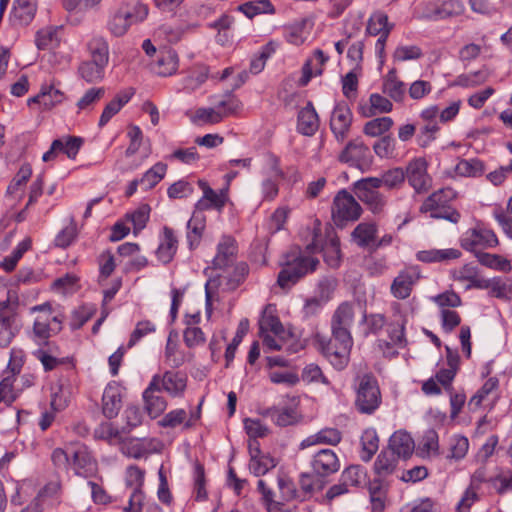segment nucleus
<instances>
[{
    "mask_svg": "<svg viewBox=\"0 0 512 512\" xmlns=\"http://www.w3.org/2000/svg\"><path fill=\"white\" fill-rule=\"evenodd\" d=\"M355 407L362 414H372L380 406L382 396L377 379L372 374L358 377Z\"/></svg>",
    "mask_w": 512,
    "mask_h": 512,
    "instance_id": "obj_1",
    "label": "nucleus"
},
{
    "mask_svg": "<svg viewBox=\"0 0 512 512\" xmlns=\"http://www.w3.org/2000/svg\"><path fill=\"white\" fill-rule=\"evenodd\" d=\"M317 344L319 351L337 370H342L347 366L353 345L352 337L340 338L337 334L332 333L329 340L317 336Z\"/></svg>",
    "mask_w": 512,
    "mask_h": 512,
    "instance_id": "obj_2",
    "label": "nucleus"
},
{
    "mask_svg": "<svg viewBox=\"0 0 512 512\" xmlns=\"http://www.w3.org/2000/svg\"><path fill=\"white\" fill-rule=\"evenodd\" d=\"M319 261L311 256L287 257L283 268L278 274L277 283L282 289H289L303 276L315 271Z\"/></svg>",
    "mask_w": 512,
    "mask_h": 512,
    "instance_id": "obj_3",
    "label": "nucleus"
},
{
    "mask_svg": "<svg viewBox=\"0 0 512 512\" xmlns=\"http://www.w3.org/2000/svg\"><path fill=\"white\" fill-rule=\"evenodd\" d=\"M31 313H38L33 324V335L39 340H47L62 330L64 317L53 315L50 303H43L30 308Z\"/></svg>",
    "mask_w": 512,
    "mask_h": 512,
    "instance_id": "obj_4",
    "label": "nucleus"
},
{
    "mask_svg": "<svg viewBox=\"0 0 512 512\" xmlns=\"http://www.w3.org/2000/svg\"><path fill=\"white\" fill-rule=\"evenodd\" d=\"M378 177L363 178L354 183V193L373 214L381 213L386 206V199L379 192Z\"/></svg>",
    "mask_w": 512,
    "mask_h": 512,
    "instance_id": "obj_5",
    "label": "nucleus"
},
{
    "mask_svg": "<svg viewBox=\"0 0 512 512\" xmlns=\"http://www.w3.org/2000/svg\"><path fill=\"white\" fill-rule=\"evenodd\" d=\"M331 214L336 226H344L346 222L358 220L362 208L353 195L341 190L334 197Z\"/></svg>",
    "mask_w": 512,
    "mask_h": 512,
    "instance_id": "obj_6",
    "label": "nucleus"
},
{
    "mask_svg": "<svg viewBox=\"0 0 512 512\" xmlns=\"http://www.w3.org/2000/svg\"><path fill=\"white\" fill-rule=\"evenodd\" d=\"M427 169L428 163L422 157L412 159L404 169L405 179L417 194L426 193L431 188L432 178Z\"/></svg>",
    "mask_w": 512,
    "mask_h": 512,
    "instance_id": "obj_7",
    "label": "nucleus"
},
{
    "mask_svg": "<svg viewBox=\"0 0 512 512\" xmlns=\"http://www.w3.org/2000/svg\"><path fill=\"white\" fill-rule=\"evenodd\" d=\"M460 244L463 249L476 254L481 252L482 249L497 246L498 239L490 229L471 228L462 235Z\"/></svg>",
    "mask_w": 512,
    "mask_h": 512,
    "instance_id": "obj_8",
    "label": "nucleus"
},
{
    "mask_svg": "<svg viewBox=\"0 0 512 512\" xmlns=\"http://www.w3.org/2000/svg\"><path fill=\"white\" fill-rule=\"evenodd\" d=\"M70 453V466L76 475L88 478L97 472V462L84 444H70Z\"/></svg>",
    "mask_w": 512,
    "mask_h": 512,
    "instance_id": "obj_9",
    "label": "nucleus"
},
{
    "mask_svg": "<svg viewBox=\"0 0 512 512\" xmlns=\"http://www.w3.org/2000/svg\"><path fill=\"white\" fill-rule=\"evenodd\" d=\"M144 470L137 466H129L126 469V485L133 488L129 497L128 506L124 508L125 512H140L144 504L145 495L142 491L144 482Z\"/></svg>",
    "mask_w": 512,
    "mask_h": 512,
    "instance_id": "obj_10",
    "label": "nucleus"
},
{
    "mask_svg": "<svg viewBox=\"0 0 512 512\" xmlns=\"http://www.w3.org/2000/svg\"><path fill=\"white\" fill-rule=\"evenodd\" d=\"M339 160L363 169L370 164V150L360 139H354L347 143L339 155Z\"/></svg>",
    "mask_w": 512,
    "mask_h": 512,
    "instance_id": "obj_11",
    "label": "nucleus"
},
{
    "mask_svg": "<svg viewBox=\"0 0 512 512\" xmlns=\"http://www.w3.org/2000/svg\"><path fill=\"white\" fill-rule=\"evenodd\" d=\"M151 381H156L157 388L174 398L182 397L187 387V377L178 371H166L163 375L156 374Z\"/></svg>",
    "mask_w": 512,
    "mask_h": 512,
    "instance_id": "obj_12",
    "label": "nucleus"
},
{
    "mask_svg": "<svg viewBox=\"0 0 512 512\" xmlns=\"http://www.w3.org/2000/svg\"><path fill=\"white\" fill-rule=\"evenodd\" d=\"M352 112L344 102L338 103L330 117V128L338 141H343L350 130L352 124Z\"/></svg>",
    "mask_w": 512,
    "mask_h": 512,
    "instance_id": "obj_13",
    "label": "nucleus"
},
{
    "mask_svg": "<svg viewBox=\"0 0 512 512\" xmlns=\"http://www.w3.org/2000/svg\"><path fill=\"white\" fill-rule=\"evenodd\" d=\"M354 321V306L349 302L341 303L335 310L331 330L333 334L341 337H351L350 328Z\"/></svg>",
    "mask_w": 512,
    "mask_h": 512,
    "instance_id": "obj_14",
    "label": "nucleus"
},
{
    "mask_svg": "<svg viewBox=\"0 0 512 512\" xmlns=\"http://www.w3.org/2000/svg\"><path fill=\"white\" fill-rule=\"evenodd\" d=\"M198 185L203 192V196L195 204L198 212L210 209L222 210L227 200V191L222 189L216 192L204 180H199Z\"/></svg>",
    "mask_w": 512,
    "mask_h": 512,
    "instance_id": "obj_15",
    "label": "nucleus"
},
{
    "mask_svg": "<svg viewBox=\"0 0 512 512\" xmlns=\"http://www.w3.org/2000/svg\"><path fill=\"white\" fill-rule=\"evenodd\" d=\"M313 471L322 477L337 472L340 468V462L336 453L331 449H322L318 451L312 460Z\"/></svg>",
    "mask_w": 512,
    "mask_h": 512,
    "instance_id": "obj_16",
    "label": "nucleus"
},
{
    "mask_svg": "<svg viewBox=\"0 0 512 512\" xmlns=\"http://www.w3.org/2000/svg\"><path fill=\"white\" fill-rule=\"evenodd\" d=\"M237 242L231 236H223L217 245V253L213 259V266L223 269L231 265L237 256Z\"/></svg>",
    "mask_w": 512,
    "mask_h": 512,
    "instance_id": "obj_17",
    "label": "nucleus"
},
{
    "mask_svg": "<svg viewBox=\"0 0 512 512\" xmlns=\"http://www.w3.org/2000/svg\"><path fill=\"white\" fill-rule=\"evenodd\" d=\"M178 249V240L173 229L165 226L160 235L159 245L156 249V257L162 264L170 263Z\"/></svg>",
    "mask_w": 512,
    "mask_h": 512,
    "instance_id": "obj_18",
    "label": "nucleus"
},
{
    "mask_svg": "<svg viewBox=\"0 0 512 512\" xmlns=\"http://www.w3.org/2000/svg\"><path fill=\"white\" fill-rule=\"evenodd\" d=\"M270 418L277 426L294 425L300 420V414L295 406H277L265 409L260 413Z\"/></svg>",
    "mask_w": 512,
    "mask_h": 512,
    "instance_id": "obj_19",
    "label": "nucleus"
},
{
    "mask_svg": "<svg viewBox=\"0 0 512 512\" xmlns=\"http://www.w3.org/2000/svg\"><path fill=\"white\" fill-rule=\"evenodd\" d=\"M156 383V381H150L148 387L143 392L144 407L151 418H157L167 408L166 399L156 394L157 392H161L157 388Z\"/></svg>",
    "mask_w": 512,
    "mask_h": 512,
    "instance_id": "obj_20",
    "label": "nucleus"
},
{
    "mask_svg": "<svg viewBox=\"0 0 512 512\" xmlns=\"http://www.w3.org/2000/svg\"><path fill=\"white\" fill-rule=\"evenodd\" d=\"M122 407L121 389L116 384H108L102 396V412L108 419L116 417Z\"/></svg>",
    "mask_w": 512,
    "mask_h": 512,
    "instance_id": "obj_21",
    "label": "nucleus"
},
{
    "mask_svg": "<svg viewBox=\"0 0 512 512\" xmlns=\"http://www.w3.org/2000/svg\"><path fill=\"white\" fill-rule=\"evenodd\" d=\"M319 128V117L311 102L303 107L297 117V130L305 136L314 135Z\"/></svg>",
    "mask_w": 512,
    "mask_h": 512,
    "instance_id": "obj_22",
    "label": "nucleus"
},
{
    "mask_svg": "<svg viewBox=\"0 0 512 512\" xmlns=\"http://www.w3.org/2000/svg\"><path fill=\"white\" fill-rule=\"evenodd\" d=\"M36 0H14L9 19L13 25H27L34 18Z\"/></svg>",
    "mask_w": 512,
    "mask_h": 512,
    "instance_id": "obj_23",
    "label": "nucleus"
},
{
    "mask_svg": "<svg viewBox=\"0 0 512 512\" xmlns=\"http://www.w3.org/2000/svg\"><path fill=\"white\" fill-rule=\"evenodd\" d=\"M419 275L415 270L401 272L391 285V293L398 299H406L410 296L412 286L418 280Z\"/></svg>",
    "mask_w": 512,
    "mask_h": 512,
    "instance_id": "obj_24",
    "label": "nucleus"
},
{
    "mask_svg": "<svg viewBox=\"0 0 512 512\" xmlns=\"http://www.w3.org/2000/svg\"><path fill=\"white\" fill-rule=\"evenodd\" d=\"M260 334L272 333L275 336L284 335V327L276 315V309L273 305H267L259 320Z\"/></svg>",
    "mask_w": 512,
    "mask_h": 512,
    "instance_id": "obj_25",
    "label": "nucleus"
},
{
    "mask_svg": "<svg viewBox=\"0 0 512 512\" xmlns=\"http://www.w3.org/2000/svg\"><path fill=\"white\" fill-rule=\"evenodd\" d=\"M414 450V441L411 436L403 431L395 432L389 440V449L394 455L407 458L412 455Z\"/></svg>",
    "mask_w": 512,
    "mask_h": 512,
    "instance_id": "obj_26",
    "label": "nucleus"
},
{
    "mask_svg": "<svg viewBox=\"0 0 512 512\" xmlns=\"http://www.w3.org/2000/svg\"><path fill=\"white\" fill-rule=\"evenodd\" d=\"M377 225L374 222H361L351 233L352 240L362 248L375 245Z\"/></svg>",
    "mask_w": 512,
    "mask_h": 512,
    "instance_id": "obj_27",
    "label": "nucleus"
},
{
    "mask_svg": "<svg viewBox=\"0 0 512 512\" xmlns=\"http://www.w3.org/2000/svg\"><path fill=\"white\" fill-rule=\"evenodd\" d=\"M178 68V58L172 50H162L157 54V59L153 65V70L160 76H170Z\"/></svg>",
    "mask_w": 512,
    "mask_h": 512,
    "instance_id": "obj_28",
    "label": "nucleus"
},
{
    "mask_svg": "<svg viewBox=\"0 0 512 512\" xmlns=\"http://www.w3.org/2000/svg\"><path fill=\"white\" fill-rule=\"evenodd\" d=\"M341 441V433L334 428H325L317 433L308 436L300 443V448L304 449L318 444L336 445Z\"/></svg>",
    "mask_w": 512,
    "mask_h": 512,
    "instance_id": "obj_29",
    "label": "nucleus"
},
{
    "mask_svg": "<svg viewBox=\"0 0 512 512\" xmlns=\"http://www.w3.org/2000/svg\"><path fill=\"white\" fill-rule=\"evenodd\" d=\"M106 64L95 61H83L78 67L80 77L87 83H98L103 80Z\"/></svg>",
    "mask_w": 512,
    "mask_h": 512,
    "instance_id": "obj_30",
    "label": "nucleus"
},
{
    "mask_svg": "<svg viewBox=\"0 0 512 512\" xmlns=\"http://www.w3.org/2000/svg\"><path fill=\"white\" fill-rule=\"evenodd\" d=\"M456 196L452 188H442L432 193L420 207L422 213H428L429 210H437L447 205Z\"/></svg>",
    "mask_w": 512,
    "mask_h": 512,
    "instance_id": "obj_31",
    "label": "nucleus"
},
{
    "mask_svg": "<svg viewBox=\"0 0 512 512\" xmlns=\"http://www.w3.org/2000/svg\"><path fill=\"white\" fill-rule=\"evenodd\" d=\"M202 213L195 208L191 219L187 223V241L190 249L198 246L205 229V217Z\"/></svg>",
    "mask_w": 512,
    "mask_h": 512,
    "instance_id": "obj_32",
    "label": "nucleus"
},
{
    "mask_svg": "<svg viewBox=\"0 0 512 512\" xmlns=\"http://www.w3.org/2000/svg\"><path fill=\"white\" fill-rule=\"evenodd\" d=\"M383 93L387 94L391 99L396 102L403 100L405 95V84L397 77L396 69H391L386 74L383 80Z\"/></svg>",
    "mask_w": 512,
    "mask_h": 512,
    "instance_id": "obj_33",
    "label": "nucleus"
},
{
    "mask_svg": "<svg viewBox=\"0 0 512 512\" xmlns=\"http://www.w3.org/2000/svg\"><path fill=\"white\" fill-rule=\"evenodd\" d=\"M393 310L397 314L395 323H391L388 327V335L391 344L398 347H404L406 344L405 338V324L406 318L400 313V304L396 303L393 305Z\"/></svg>",
    "mask_w": 512,
    "mask_h": 512,
    "instance_id": "obj_34",
    "label": "nucleus"
},
{
    "mask_svg": "<svg viewBox=\"0 0 512 512\" xmlns=\"http://www.w3.org/2000/svg\"><path fill=\"white\" fill-rule=\"evenodd\" d=\"M132 95L133 93L129 91L118 93L115 98L105 106L99 119V127L105 126L110 121V119L116 115L125 104L129 102Z\"/></svg>",
    "mask_w": 512,
    "mask_h": 512,
    "instance_id": "obj_35",
    "label": "nucleus"
},
{
    "mask_svg": "<svg viewBox=\"0 0 512 512\" xmlns=\"http://www.w3.org/2000/svg\"><path fill=\"white\" fill-rule=\"evenodd\" d=\"M461 256V252L457 249H429L422 250L417 253V259L425 263L444 262L457 259Z\"/></svg>",
    "mask_w": 512,
    "mask_h": 512,
    "instance_id": "obj_36",
    "label": "nucleus"
},
{
    "mask_svg": "<svg viewBox=\"0 0 512 512\" xmlns=\"http://www.w3.org/2000/svg\"><path fill=\"white\" fill-rule=\"evenodd\" d=\"M328 58L325 56L322 50H316L312 59L307 60L302 68V77L300 84L305 86L311 80L313 75H319L322 73V66L326 63Z\"/></svg>",
    "mask_w": 512,
    "mask_h": 512,
    "instance_id": "obj_37",
    "label": "nucleus"
},
{
    "mask_svg": "<svg viewBox=\"0 0 512 512\" xmlns=\"http://www.w3.org/2000/svg\"><path fill=\"white\" fill-rule=\"evenodd\" d=\"M499 386V381L495 377L487 379L482 387L471 397L469 406L472 409L479 408L484 401L490 397H495Z\"/></svg>",
    "mask_w": 512,
    "mask_h": 512,
    "instance_id": "obj_38",
    "label": "nucleus"
},
{
    "mask_svg": "<svg viewBox=\"0 0 512 512\" xmlns=\"http://www.w3.org/2000/svg\"><path fill=\"white\" fill-rule=\"evenodd\" d=\"M361 454L363 461L368 462L379 448V438L377 432L373 428L366 429L361 436Z\"/></svg>",
    "mask_w": 512,
    "mask_h": 512,
    "instance_id": "obj_39",
    "label": "nucleus"
},
{
    "mask_svg": "<svg viewBox=\"0 0 512 512\" xmlns=\"http://www.w3.org/2000/svg\"><path fill=\"white\" fill-rule=\"evenodd\" d=\"M397 465V457L393 452L384 450L377 456L374 471L378 478H385L392 474Z\"/></svg>",
    "mask_w": 512,
    "mask_h": 512,
    "instance_id": "obj_40",
    "label": "nucleus"
},
{
    "mask_svg": "<svg viewBox=\"0 0 512 512\" xmlns=\"http://www.w3.org/2000/svg\"><path fill=\"white\" fill-rule=\"evenodd\" d=\"M119 9L122 10L130 26L143 22L149 13L148 6L142 2H136L134 4L125 3L122 4Z\"/></svg>",
    "mask_w": 512,
    "mask_h": 512,
    "instance_id": "obj_41",
    "label": "nucleus"
},
{
    "mask_svg": "<svg viewBox=\"0 0 512 512\" xmlns=\"http://www.w3.org/2000/svg\"><path fill=\"white\" fill-rule=\"evenodd\" d=\"M392 28L393 25L389 24L387 14L382 11L374 12L368 19L367 32L370 35L381 36L387 31V36H389Z\"/></svg>",
    "mask_w": 512,
    "mask_h": 512,
    "instance_id": "obj_42",
    "label": "nucleus"
},
{
    "mask_svg": "<svg viewBox=\"0 0 512 512\" xmlns=\"http://www.w3.org/2000/svg\"><path fill=\"white\" fill-rule=\"evenodd\" d=\"M88 50L92 60L108 64L109 62V45L107 40L102 36H94L88 42Z\"/></svg>",
    "mask_w": 512,
    "mask_h": 512,
    "instance_id": "obj_43",
    "label": "nucleus"
},
{
    "mask_svg": "<svg viewBox=\"0 0 512 512\" xmlns=\"http://www.w3.org/2000/svg\"><path fill=\"white\" fill-rule=\"evenodd\" d=\"M455 172L462 177H479L485 172V166L476 158L462 159L455 166Z\"/></svg>",
    "mask_w": 512,
    "mask_h": 512,
    "instance_id": "obj_44",
    "label": "nucleus"
},
{
    "mask_svg": "<svg viewBox=\"0 0 512 512\" xmlns=\"http://www.w3.org/2000/svg\"><path fill=\"white\" fill-rule=\"evenodd\" d=\"M130 24L119 7L111 13L107 22V28L116 37L123 36L130 28Z\"/></svg>",
    "mask_w": 512,
    "mask_h": 512,
    "instance_id": "obj_45",
    "label": "nucleus"
},
{
    "mask_svg": "<svg viewBox=\"0 0 512 512\" xmlns=\"http://www.w3.org/2000/svg\"><path fill=\"white\" fill-rule=\"evenodd\" d=\"M59 28L55 26L45 27L36 34V45L39 49L52 48L59 42Z\"/></svg>",
    "mask_w": 512,
    "mask_h": 512,
    "instance_id": "obj_46",
    "label": "nucleus"
},
{
    "mask_svg": "<svg viewBox=\"0 0 512 512\" xmlns=\"http://www.w3.org/2000/svg\"><path fill=\"white\" fill-rule=\"evenodd\" d=\"M238 10L251 19L261 13H273L274 7L269 0H258L246 2L240 5Z\"/></svg>",
    "mask_w": 512,
    "mask_h": 512,
    "instance_id": "obj_47",
    "label": "nucleus"
},
{
    "mask_svg": "<svg viewBox=\"0 0 512 512\" xmlns=\"http://www.w3.org/2000/svg\"><path fill=\"white\" fill-rule=\"evenodd\" d=\"M393 126V120L390 117H379L365 123L363 132L371 137H377L387 132Z\"/></svg>",
    "mask_w": 512,
    "mask_h": 512,
    "instance_id": "obj_48",
    "label": "nucleus"
},
{
    "mask_svg": "<svg viewBox=\"0 0 512 512\" xmlns=\"http://www.w3.org/2000/svg\"><path fill=\"white\" fill-rule=\"evenodd\" d=\"M166 170V164L161 162L156 163L140 179V185H143L146 190L152 189L165 176Z\"/></svg>",
    "mask_w": 512,
    "mask_h": 512,
    "instance_id": "obj_49",
    "label": "nucleus"
},
{
    "mask_svg": "<svg viewBox=\"0 0 512 512\" xmlns=\"http://www.w3.org/2000/svg\"><path fill=\"white\" fill-rule=\"evenodd\" d=\"M248 330H249L248 319H242L239 322L236 334H235L232 342L228 345V347L225 351V360H226L227 367L233 361L236 349H237L238 345L241 343L244 335L248 332Z\"/></svg>",
    "mask_w": 512,
    "mask_h": 512,
    "instance_id": "obj_50",
    "label": "nucleus"
},
{
    "mask_svg": "<svg viewBox=\"0 0 512 512\" xmlns=\"http://www.w3.org/2000/svg\"><path fill=\"white\" fill-rule=\"evenodd\" d=\"M378 181L380 182V187L385 186L388 189L399 188L405 181V171L400 167L390 169L383 173L378 178Z\"/></svg>",
    "mask_w": 512,
    "mask_h": 512,
    "instance_id": "obj_51",
    "label": "nucleus"
},
{
    "mask_svg": "<svg viewBox=\"0 0 512 512\" xmlns=\"http://www.w3.org/2000/svg\"><path fill=\"white\" fill-rule=\"evenodd\" d=\"M370 101V108L368 109V112H364V115L366 117H371L376 114L381 113H388L392 111L393 104L389 99L386 97L374 93L370 95L369 98Z\"/></svg>",
    "mask_w": 512,
    "mask_h": 512,
    "instance_id": "obj_52",
    "label": "nucleus"
},
{
    "mask_svg": "<svg viewBox=\"0 0 512 512\" xmlns=\"http://www.w3.org/2000/svg\"><path fill=\"white\" fill-rule=\"evenodd\" d=\"M105 95L103 87H93L88 89L84 95L78 100L77 107L79 110H91L94 105L100 101Z\"/></svg>",
    "mask_w": 512,
    "mask_h": 512,
    "instance_id": "obj_53",
    "label": "nucleus"
},
{
    "mask_svg": "<svg viewBox=\"0 0 512 512\" xmlns=\"http://www.w3.org/2000/svg\"><path fill=\"white\" fill-rule=\"evenodd\" d=\"M489 73L482 69L469 74H462L457 77L455 84L461 87L470 88L478 86L487 81Z\"/></svg>",
    "mask_w": 512,
    "mask_h": 512,
    "instance_id": "obj_54",
    "label": "nucleus"
},
{
    "mask_svg": "<svg viewBox=\"0 0 512 512\" xmlns=\"http://www.w3.org/2000/svg\"><path fill=\"white\" fill-rule=\"evenodd\" d=\"M188 326L184 330L183 338L184 343L189 348H194L203 345L206 341V336L201 328L191 325L190 321H187Z\"/></svg>",
    "mask_w": 512,
    "mask_h": 512,
    "instance_id": "obj_55",
    "label": "nucleus"
},
{
    "mask_svg": "<svg viewBox=\"0 0 512 512\" xmlns=\"http://www.w3.org/2000/svg\"><path fill=\"white\" fill-rule=\"evenodd\" d=\"M223 118L237 114L242 109L241 101L232 94H225L217 103Z\"/></svg>",
    "mask_w": 512,
    "mask_h": 512,
    "instance_id": "obj_56",
    "label": "nucleus"
},
{
    "mask_svg": "<svg viewBox=\"0 0 512 512\" xmlns=\"http://www.w3.org/2000/svg\"><path fill=\"white\" fill-rule=\"evenodd\" d=\"M276 466L275 460L269 455H261L256 458L250 459L249 469L256 475L261 476L267 473L270 469Z\"/></svg>",
    "mask_w": 512,
    "mask_h": 512,
    "instance_id": "obj_57",
    "label": "nucleus"
},
{
    "mask_svg": "<svg viewBox=\"0 0 512 512\" xmlns=\"http://www.w3.org/2000/svg\"><path fill=\"white\" fill-rule=\"evenodd\" d=\"M150 207L147 204L139 206L135 211L127 214V219L132 223L134 234H137L145 226L149 219Z\"/></svg>",
    "mask_w": 512,
    "mask_h": 512,
    "instance_id": "obj_58",
    "label": "nucleus"
},
{
    "mask_svg": "<svg viewBox=\"0 0 512 512\" xmlns=\"http://www.w3.org/2000/svg\"><path fill=\"white\" fill-rule=\"evenodd\" d=\"M121 451L132 458H141L147 453L145 440L129 439L122 442Z\"/></svg>",
    "mask_w": 512,
    "mask_h": 512,
    "instance_id": "obj_59",
    "label": "nucleus"
},
{
    "mask_svg": "<svg viewBox=\"0 0 512 512\" xmlns=\"http://www.w3.org/2000/svg\"><path fill=\"white\" fill-rule=\"evenodd\" d=\"M78 277L75 274L67 273L62 277L55 279L51 285L53 291L66 294L73 292L78 283Z\"/></svg>",
    "mask_w": 512,
    "mask_h": 512,
    "instance_id": "obj_60",
    "label": "nucleus"
},
{
    "mask_svg": "<svg viewBox=\"0 0 512 512\" xmlns=\"http://www.w3.org/2000/svg\"><path fill=\"white\" fill-rule=\"evenodd\" d=\"M63 100V94L54 88H50L47 92L43 91L31 101L37 102L46 109H50Z\"/></svg>",
    "mask_w": 512,
    "mask_h": 512,
    "instance_id": "obj_61",
    "label": "nucleus"
},
{
    "mask_svg": "<svg viewBox=\"0 0 512 512\" xmlns=\"http://www.w3.org/2000/svg\"><path fill=\"white\" fill-rule=\"evenodd\" d=\"M439 131L437 122H423L420 132L417 136V143L420 147H427L432 141L436 139V134Z\"/></svg>",
    "mask_w": 512,
    "mask_h": 512,
    "instance_id": "obj_62",
    "label": "nucleus"
},
{
    "mask_svg": "<svg viewBox=\"0 0 512 512\" xmlns=\"http://www.w3.org/2000/svg\"><path fill=\"white\" fill-rule=\"evenodd\" d=\"M469 448V441L464 436H454L451 439L450 450L447 458L460 460L465 457Z\"/></svg>",
    "mask_w": 512,
    "mask_h": 512,
    "instance_id": "obj_63",
    "label": "nucleus"
},
{
    "mask_svg": "<svg viewBox=\"0 0 512 512\" xmlns=\"http://www.w3.org/2000/svg\"><path fill=\"white\" fill-rule=\"evenodd\" d=\"M59 140L62 144L59 151L66 154L69 159H75L83 144V139L76 136H66Z\"/></svg>",
    "mask_w": 512,
    "mask_h": 512,
    "instance_id": "obj_64",
    "label": "nucleus"
}]
</instances>
